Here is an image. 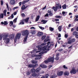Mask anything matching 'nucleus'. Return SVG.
I'll return each instance as SVG.
<instances>
[{"mask_svg": "<svg viewBox=\"0 0 78 78\" xmlns=\"http://www.w3.org/2000/svg\"><path fill=\"white\" fill-rule=\"evenodd\" d=\"M66 7L67 6H66V4H65L62 6V8L64 9H66Z\"/></svg>", "mask_w": 78, "mask_h": 78, "instance_id": "nucleus-30", "label": "nucleus"}, {"mask_svg": "<svg viewBox=\"0 0 78 78\" xmlns=\"http://www.w3.org/2000/svg\"><path fill=\"white\" fill-rule=\"evenodd\" d=\"M67 41H68V43H66V45H67V44H72V41H71L70 40V37H69V38H68L67 40Z\"/></svg>", "mask_w": 78, "mask_h": 78, "instance_id": "nucleus-9", "label": "nucleus"}, {"mask_svg": "<svg viewBox=\"0 0 78 78\" xmlns=\"http://www.w3.org/2000/svg\"><path fill=\"white\" fill-rule=\"evenodd\" d=\"M55 21L57 22V21H59V19H55Z\"/></svg>", "mask_w": 78, "mask_h": 78, "instance_id": "nucleus-59", "label": "nucleus"}, {"mask_svg": "<svg viewBox=\"0 0 78 78\" xmlns=\"http://www.w3.org/2000/svg\"><path fill=\"white\" fill-rule=\"evenodd\" d=\"M57 6L55 7L53 6L52 8V9H54V11H56L59 9V8L60 9H61V5H59V4L58 3V4H56Z\"/></svg>", "mask_w": 78, "mask_h": 78, "instance_id": "nucleus-2", "label": "nucleus"}, {"mask_svg": "<svg viewBox=\"0 0 78 78\" xmlns=\"http://www.w3.org/2000/svg\"><path fill=\"white\" fill-rule=\"evenodd\" d=\"M38 66V64H36L35 65H33V68H35V67H36L37 66Z\"/></svg>", "mask_w": 78, "mask_h": 78, "instance_id": "nucleus-38", "label": "nucleus"}, {"mask_svg": "<svg viewBox=\"0 0 78 78\" xmlns=\"http://www.w3.org/2000/svg\"><path fill=\"white\" fill-rule=\"evenodd\" d=\"M28 36H26L24 38V39L23 41L24 42H27V38H28Z\"/></svg>", "mask_w": 78, "mask_h": 78, "instance_id": "nucleus-23", "label": "nucleus"}, {"mask_svg": "<svg viewBox=\"0 0 78 78\" xmlns=\"http://www.w3.org/2000/svg\"><path fill=\"white\" fill-rule=\"evenodd\" d=\"M30 29H35V28L33 27H30Z\"/></svg>", "mask_w": 78, "mask_h": 78, "instance_id": "nucleus-60", "label": "nucleus"}, {"mask_svg": "<svg viewBox=\"0 0 78 78\" xmlns=\"http://www.w3.org/2000/svg\"><path fill=\"white\" fill-rule=\"evenodd\" d=\"M63 67L64 69H68L67 67H66V65H63Z\"/></svg>", "mask_w": 78, "mask_h": 78, "instance_id": "nucleus-43", "label": "nucleus"}, {"mask_svg": "<svg viewBox=\"0 0 78 78\" xmlns=\"http://www.w3.org/2000/svg\"><path fill=\"white\" fill-rule=\"evenodd\" d=\"M45 39V36H43L41 37V39L42 40H44V39Z\"/></svg>", "mask_w": 78, "mask_h": 78, "instance_id": "nucleus-44", "label": "nucleus"}, {"mask_svg": "<svg viewBox=\"0 0 78 78\" xmlns=\"http://www.w3.org/2000/svg\"><path fill=\"white\" fill-rule=\"evenodd\" d=\"M10 16L12 19L14 18V15H13V14H12V15Z\"/></svg>", "mask_w": 78, "mask_h": 78, "instance_id": "nucleus-55", "label": "nucleus"}, {"mask_svg": "<svg viewBox=\"0 0 78 78\" xmlns=\"http://www.w3.org/2000/svg\"><path fill=\"white\" fill-rule=\"evenodd\" d=\"M20 36H21V34H19V33H17L15 38L14 40V42H16V41L17 40V39H19L20 38Z\"/></svg>", "mask_w": 78, "mask_h": 78, "instance_id": "nucleus-4", "label": "nucleus"}, {"mask_svg": "<svg viewBox=\"0 0 78 78\" xmlns=\"http://www.w3.org/2000/svg\"><path fill=\"white\" fill-rule=\"evenodd\" d=\"M46 44H47V43H46L45 42L44 43H42L41 45H42L44 46V45H46Z\"/></svg>", "mask_w": 78, "mask_h": 78, "instance_id": "nucleus-47", "label": "nucleus"}, {"mask_svg": "<svg viewBox=\"0 0 78 78\" xmlns=\"http://www.w3.org/2000/svg\"><path fill=\"white\" fill-rule=\"evenodd\" d=\"M53 13L51 12L49 14V16H53Z\"/></svg>", "mask_w": 78, "mask_h": 78, "instance_id": "nucleus-40", "label": "nucleus"}, {"mask_svg": "<svg viewBox=\"0 0 78 78\" xmlns=\"http://www.w3.org/2000/svg\"><path fill=\"white\" fill-rule=\"evenodd\" d=\"M35 71L36 69H34V68H33L31 70V73H35Z\"/></svg>", "mask_w": 78, "mask_h": 78, "instance_id": "nucleus-17", "label": "nucleus"}, {"mask_svg": "<svg viewBox=\"0 0 78 78\" xmlns=\"http://www.w3.org/2000/svg\"><path fill=\"white\" fill-rule=\"evenodd\" d=\"M47 46H48V48H51V44H48L47 45Z\"/></svg>", "mask_w": 78, "mask_h": 78, "instance_id": "nucleus-35", "label": "nucleus"}, {"mask_svg": "<svg viewBox=\"0 0 78 78\" xmlns=\"http://www.w3.org/2000/svg\"><path fill=\"white\" fill-rule=\"evenodd\" d=\"M1 5H3V1L2 0L1 1Z\"/></svg>", "mask_w": 78, "mask_h": 78, "instance_id": "nucleus-50", "label": "nucleus"}, {"mask_svg": "<svg viewBox=\"0 0 78 78\" xmlns=\"http://www.w3.org/2000/svg\"><path fill=\"white\" fill-rule=\"evenodd\" d=\"M78 34V32L76 31H74L73 33V36H76Z\"/></svg>", "mask_w": 78, "mask_h": 78, "instance_id": "nucleus-21", "label": "nucleus"}, {"mask_svg": "<svg viewBox=\"0 0 78 78\" xmlns=\"http://www.w3.org/2000/svg\"><path fill=\"white\" fill-rule=\"evenodd\" d=\"M21 15L23 17H25V14H24V13H22Z\"/></svg>", "mask_w": 78, "mask_h": 78, "instance_id": "nucleus-46", "label": "nucleus"}, {"mask_svg": "<svg viewBox=\"0 0 78 78\" xmlns=\"http://www.w3.org/2000/svg\"><path fill=\"white\" fill-rule=\"evenodd\" d=\"M48 41H49V39H45L44 41V42H48Z\"/></svg>", "mask_w": 78, "mask_h": 78, "instance_id": "nucleus-42", "label": "nucleus"}, {"mask_svg": "<svg viewBox=\"0 0 78 78\" xmlns=\"http://www.w3.org/2000/svg\"><path fill=\"white\" fill-rule=\"evenodd\" d=\"M28 67L31 68V67H32V68H33V64H30L28 65Z\"/></svg>", "mask_w": 78, "mask_h": 78, "instance_id": "nucleus-25", "label": "nucleus"}, {"mask_svg": "<svg viewBox=\"0 0 78 78\" xmlns=\"http://www.w3.org/2000/svg\"><path fill=\"white\" fill-rule=\"evenodd\" d=\"M40 67H41L43 68V69H45L47 67V66L44 65V64H41L40 66Z\"/></svg>", "mask_w": 78, "mask_h": 78, "instance_id": "nucleus-8", "label": "nucleus"}, {"mask_svg": "<svg viewBox=\"0 0 78 78\" xmlns=\"http://www.w3.org/2000/svg\"><path fill=\"white\" fill-rule=\"evenodd\" d=\"M40 18V16H39V15L37 17V18H36V22H37V21H38V20H39Z\"/></svg>", "mask_w": 78, "mask_h": 78, "instance_id": "nucleus-24", "label": "nucleus"}, {"mask_svg": "<svg viewBox=\"0 0 78 78\" xmlns=\"http://www.w3.org/2000/svg\"><path fill=\"white\" fill-rule=\"evenodd\" d=\"M64 73V72L63 71H60L59 73H57V75L58 76H61L62 75V74Z\"/></svg>", "mask_w": 78, "mask_h": 78, "instance_id": "nucleus-10", "label": "nucleus"}, {"mask_svg": "<svg viewBox=\"0 0 78 78\" xmlns=\"http://www.w3.org/2000/svg\"><path fill=\"white\" fill-rule=\"evenodd\" d=\"M51 12V10H48V13H50Z\"/></svg>", "mask_w": 78, "mask_h": 78, "instance_id": "nucleus-49", "label": "nucleus"}, {"mask_svg": "<svg viewBox=\"0 0 78 78\" xmlns=\"http://www.w3.org/2000/svg\"><path fill=\"white\" fill-rule=\"evenodd\" d=\"M30 73H31L30 71H28L26 73L27 75H28V76H29V75H30Z\"/></svg>", "mask_w": 78, "mask_h": 78, "instance_id": "nucleus-36", "label": "nucleus"}, {"mask_svg": "<svg viewBox=\"0 0 78 78\" xmlns=\"http://www.w3.org/2000/svg\"><path fill=\"white\" fill-rule=\"evenodd\" d=\"M23 19H22V20H21V22L19 24V25H24L25 23H24V21H23Z\"/></svg>", "mask_w": 78, "mask_h": 78, "instance_id": "nucleus-15", "label": "nucleus"}, {"mask_svg": "<svg viewBox=\"0 0 78 78\" xmlns=\"http://www.w3.org/2000/svg\"><path fill=\"white\" fill-rule=\"evenodd\" d=\"M48 62H52L53 63L54 61V58L53 57L48 58Z\"/></svg>", "mask_w": 78, "mask_h": 78, "instance_id": "nucleus-6", "label": "nucleus"}, {"mask_svg": "<svg viewBox=\"0 0 78 78\" xmlns=\"http://www.w3.org/2000/svg\"><path fill=\"white\" fill-rule=\"evenodd\" d=\"M47 53V51H41L39 53V54L40 55H43V54H44V53Z\"/></svg>", "mask_w": 78, "mask_h": 78, "instance_id": "nucleus-16", "label": "nucleus"}, {"mask_svg": "<svg viewBox=\"0 0 78 78\" xmlns=\"http://www.w3.org/2000/svg\"><path fill=\"white\" fill-rule=\"evenodd\" d=\"M55 17L58 19H61L62 18V16H55Z\"/></svg>", "mask_w": 78, "mask_h": 78, "instance_id": "nucleus-26", "label": "nucleus"}, {"mask_svg": "<svg viewBox=\"0 0 78 78\" xmlns=\"http://www.w3.org/2000/svg\"><path fill=\"white\" fill-rule=\"evenodd\" d=\"M26 3H27V2H26V1H25L23 2H22V5H25Z\"/></svg>", "mask_w": 78, "mask_h": 78, "instance_id": "nucleus-48", "label": "nucleus"}, {"mask_svg": "<svg viewBox=\"0 0 78 78\" xmlns=\"http://www.w3.org/2000/svg\"><path fill=\"white\" fill-rule=\"evenodd\" d=\"M75 37L77 39H78V35L77 34L76 35V36H75Z\"/></svg>", "mask_w": 78, "mask_h": 78, "instance_id": "nucleus-63", "label": "nucleus"}, {"mask_svg": "<svg viewBox=\"0 0 78 78\" xmlns=\"http://www.w3.org/2000/svg\"><path fill=\"white\" fill-rule=\"evenodd\" d=\"M8 36H9V33L3 35V41H6V43L7 44H8L9 42V41H10L9 38H8Z\"/></svg>", "mask_w": 78, "mask_h": 78, "instance_id": "nucleus-1", "label": "nucleus"}, {"mask_svg": "<svg viewBox=\"0 0 78 78\" xmlns=\"http://www.w3.org/2000/svg\"><path fill=\"white\" fill-rule=\"evenodd\" d=\"M49 29L50 31H53L54 30V28L51 27H49Z\"/></svg>", "mask_w": 78, "mask_h": 78, "instance_id": "nucleus-32", "label": "nucleus"}, {"mask_svg": "<svg viewBox=\"0 0 78 78\" xmlns=\"http://www.w3.org/2000/svg\"><path fill=\"white\" fill-rule=\"evenodd\" d=\"M32 76H33L34 77V76H36L37 75V74H36V73H34L33 74H32Z\"/></svg>", "mask_w": 78, "mask_h": 78, "instance_id": "nucleus-37", "label": "nucleus"}, {"mask_svg": "<svg viewBox=\"0 0 78 78\" xmlns=\"http://www.w3.org/2000/svg\"><path fill=\"white\" fill-rule=\"evenodd\" d=\"M21 8L22 11H23V10H24V9H25V5H23L22 6Z\"/></svg>", "mask_w": 78, "mask_h": 78, "instance_id": "nucleus-22", "label": "nucleus"}, {"mask_svg": "<svg viewBox=\"0 0 78 78\" xmlns=\"http://www.w3.org/2000/svg\"><path fill=\"white\" fill-rule=\"evenodd\" d=\"M65 76H69V72L67 71H66L64 73Z\"/></svg>", "mask_w": 78, "mask_h": 78, "instance_id": "nucleus-14", "label": "nucleus"}, {"mask_svg": "<svg viewBox=\"0 0 78 78\" xmlns=\"http://www.w3.org/2000/svg\"><path fill=\"white\" fill-rule=\"evenodd\" d=\"M65 37H66V38H67V37H68V35L67 34H65Z\"/></svg>", "mask_w": 78, "mask_h": 78, "instance_id": "nucleus-62", "label": "nucleus"}, {"mask_svg": "<svg viewBox=\"0 0 78 78\" xmlns=\"http://www.w3.org/2000/svg\"><path fill=\"white\" fill-rule=\"evenodd\" d=\"M62 50H63V49H59L58 51H62Z\"/></svg>", "mask_w": 78, "mask_h": 78, "instance_id": "nucleus-61", "label": "nucleus"}, {"mask_svg": "<svg viewBox=\"0 0 78 78\" xmlns=\"http://www.w3.org/2000/svg\"><path fill=\"white\" fill-rule=\"evenodd\" d=\"M43 35V33L41 32H38L37 36H39V37H40V36H42Z\"/></svg>", "mask_w": 78, "mask_h": 78, "instance_id": "nucleus-12", "label": "nucleus"}, {"mask_svg": "<svg viewBox=\"0 0 78 78\" xmlns=\"http://www.w3.org/2000/svg\"><path fill=\"white\" fill-rule=\"evenodd\" d=\"M36 31L34 30H33L30 33L32 34H36Z\"/></svg>", "mask_w": 78, "mask_h": 78, "instance_id": "nucleus-29", "label": "nucleus"}, {"mask_svg": "<svg viewBox=\"0 0 78 78\" xmlns=\"http://www.w3.org/2000/svg\"><path fill=\"white\" fill-rule=\"evenodd\" d=\"M77 71L75 69H72L70 71V73L71 74H75L76 73Z\"/></svg>", "mask_w": 78, "mask_h": 78, "instance_id": "nucleus-7", "label": "nucleus"}, {"mask_svg": "<svg viewBox=\"0 0 78 78\" xmlns=\"http://www.w3.org/2000/svg\"><path fill=\"white\" fill-rule=\"evenodd\" d=\"M44 17H48V14L46 13V15L44 16Z\"/></svg>", "mask_w": 78, "mask_h": 78, "instance_id": "nucleus-51", "label": "nucleus"}, {"mask_svg": "<svg viewBox=\"0 0 78 78\" xmlns=\"http://www.w3.org/2000/svg\"><path fill=\"white\" fill-rule=\"evenodd\" d=\"M65 14H66V12H62V14H63V15H64Z\"/></svg>", "mask_w": 78, "mask_h": 78, "instance_id": "nucleus-64", "label": "nucleus"}, {"mask_svg": "<svg viewBox=\"0 0 78 78\" xmlns=\"http://www.w3.org/2000/svg\"><path fill=\"white\" fill-rule=\"evenodd\" d=\"M76 21H78V19L77 18H75L74 20V22H76Z\"/></svg>", "mask_w": 78, "mask_h": 78, "instance_id": "nucleus-53", "label": "nucleus"}, {"mask_svg": "<svg viewBox=\"0 0 78 78\" xmlns=\"http://www.w3.org/2000/svg\"><path fill=\"white\" fill-rule=\"evenodd\" d=\"M70 40L72 43L75 41V38H70Z\"/></svg>", "mask_w": 78, "mask_h": 78, "instance_id": "nucleus-20", "label": "nucleus"}, {"mask_svg": "<svg viewBox=\"0 0 78 78\" xmlns=\"http://www.w3.org/2000/svg\"><path fill=\"white\" fill-rule=\"evenodd\" d=\"M41 58V56L37 57L35 58V60H39V59H40Z\"/></svg>", "mask_w": 78, "mask_h": 78, "instance_id": "nucleus-31", "label": "nucleus"}, {"mask_svg": "<svg viewBox=\"0 0 78 78\" xmlns=\"http://www.w3.org/2000/svg\"><path fill=\"white\" fill-rule=\"evenodd\" d=\"M16 3V2L14 0H11L10 2V3L11 5H14Z\"/></svg>", "mask_w": 78, "mask_h": 78, "instance_id": "nucleus-11", "label": "nucleus"}, {"mask_svg": "<svg viewBox=\"0 0 78 78\" xmlns=\"http://www.w3.org/2000/svg\"><path fill=\"white\" fill-rule=\"evenodd\" d=\"M3 16H4L3 14V13H1L0 15V19H1V18H2V19H3Z\"/></svg>", "mask_w": 78, "mask_h": 78, "instance_id": "nucleus-33", "label": "nucleus"}, {"mask_svg": "<svg viewBox=\"0 0 78 78\" xmlns=\"http://www.w3.org/2000/svg\"><path fill=\"white\" fill-rule=\"evenodd\" d=\"M29 18L27 17L25 19H23V21H24L26 23H27L28 22V20H29Z\"/></svg>", "mask_w": 78, "mask_h": 78, "instance_id": "nucleus-13", "label": "nucleus"}, {"mask_svg": "<svg viewBox=\"0 0 78 78\" xmlns=\"http://www.w3.org/2000/svg\"><path fill=\"white\" fill-rule=\"evenodd\" d=\"M50 74H47L45 75V78H48V76H49Z\"/></svg>", "mask_w": 78, "mask_h": 78, "instance_id": "nucleus-34", "label": "nucleus"}, {"mask_svg": "<svg viewBox=\"0 0 78 78\" xmlns=\"http://www.w3.org/2000/svg\"><path fill=\"white\" fill-rule=\"evenodd\" d=\"M22 36H28L29 33L28 30H24L21 31Z\"/></svg>", "mask_w": 78, "mask_h": 78, "instance_id": "nucleus-3", "label": "nucleus"}, {"mask_svg": "<svg viewBox=\"0 0 78 78\" xmlns=\"http://www.w3.org/2000/svg\"><path fill=\"white\" fill-rule=\"evenodd\" d=\"M18 7H16L13 8V10H14L15 9H17L18 8Z\"/></svg>", "mask_w": 78, "mask_h": 78, "instance_id": "nucleus-52", "label": "nucleus"}, {"mask_svg": "<svg viewBox=\"0 0 78 78\" xmlns=\"http://www.w3.org/2000/svg\"><path fill=\"white\" fill-rule=\"evenodd\" d=\"M39 28H40V29H41L42 30H44V29H45V28L44 27H40Z\"/></svg>", "mask_w": 78, "mask_h": 78, "instance_id": "nucleus-45", "label": "nucleus"}, {"mask_svg": "<svg viewBox=\"0 0 78 78\" xmlns=\"http://www.w3.org/2000/svg\"><path fill=\"white\" fill-rule=\"evenodd\" d=\"M55 77L54 75L51 76L50 78H53Z\"/></svg>", "mask_w": 78, "mask_h": 78, "instance_id": "nucleus-57", "label": "nucleus"}, {"mask_svg": "<svg viewBox=\"0 0 78 78\" xmlns=\"http://www.w3.org/2000/svg\"><path fill=\"white\" fill-rule=\"evenodd\" d=\"M40 70H41V68L39 67L36 69V72L37 73H38V72H39Z\"/></svg>", "mask_w": 78, "mask_h": 78, "instance_id": "nucleus-18", "label": "nucleus"}, {"mask_svg": "<svg viewBox=\"0 0 78 78\" xmlns=\"http://www.w3.org/2000/svg\"><path fill=\"white\" fill-rule=\"evenodd\" d=\"M47 48V46H44L43 47H40L38 48V50H40V51H38L39 52H40L41 51H45L46 50V48Z\"/></svg>", "mask_w": 78, "mask_h": 78, "instance_id": "nucleus-5", "label": "nucleus"}, {"mask_svg": "<svg viewBox=\"0 0 78 78\" xmlns=\"http://www.w3.org/2000/svg\"><path fill=\"white\" fill-rule=\"evenodd\" d=\"M41 22H43V24H45V23H47V21L42 20H41Z\"/></svg>", "mask_w": 78, "mask_h": 78, "instance_id": "nucleus-27", "label": "nucleus"}, {"mask_svg": "<svg viewBox=\"0 0 78 78\" xmlns=\"http://www.w3.org/2000/svg\"><path fill=\"white\" fill-rule=\"evenodd\" d=\"M6 5L7 6V8L8 11H9V6H8V4H6Z\"/></svg>", "mask_w": 78, "mask_h": 78, "instance_id": "nucleus-41", "label": "nucleus"}, {"mask_svg": "<svg viewBox=\"0 0 78 78\" xmlns=\"http://www.w3.org/2000/svg\"><path fill=\"white\" fill-rule=\"evenodd\" d=\"M55 59L56 60H58L59 59V57H56L55 58Z\"/></svg>", "mask_w": 78, "mask_h": 78, "instance_id": "nucleus-58", "label": "nucleus"}, {"mask_svg": "<svg viewBox=\"0 0 78 78\" xmlns=\"http://www.w3.org/2000/svg\"><path fill=\"white\" fill-rule=\"evenodd\" d=\"M58 37H61V34H59L58 35Z\"/></svg>", "mask_w": 78, "mask_h": 78, "instance_id": "nucleus-56", "label": "nucleus"}, {"mask_svg": "<svg viewBox=\"0 0 78 78\" xmlns=\"http://www.w3.org/2000/svg\"><path fill=\"white\" fill-rule=\"evenodd\" d=\"M17 18H16L15 19L13 20V22H16V20H17Z\"/></svg>", "mask_w": 78, "mask_h": 78, "instance_id": "nucleus-54", "label": "nucleus"}, {"mask_svg": "<svg viewBox=\"0 0 78 78\" xmlns=\"http://www.w3.org/2000/svg\"><path fill=\"white\" fill-rule=\"evenodd\" d=\"M8 23H7V21H5L4 22V25H8Z\"/></svg>", "mask_w": 78, "mask_h": 78, "instance_id": "nucleus-39", "label": "nucleus"}, {"mask_svg": "<svg viewBox=\"0 0 78 78\" xmlns=\"http://www.w3.org/2000/svg\"><path fill=\"white\" fill-rule=\"evenodd\" d=\"M6 12H7L6 10H4L3 14H4V16H6Z\"/></svg>", "mask_w": 78, "mask_h": 78, "instance_id": "nucleus-19", "label": "nucleus"}, {"mask_svg": "<svg viewBox=\"0 0 78 78\" xmlns=\"http://www.w3.org/2000/svg\"><path fill=\"white\" fill-rule=\"evenodd\" d=\"M61 28H62V26H60L58 27V30L59 31H61Z\"/></svg>", "mask_w": 78, "mask_h": 78, "instance_id": "nucleus-28", "label": "nucleus"}]
</instances>
